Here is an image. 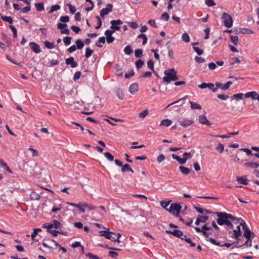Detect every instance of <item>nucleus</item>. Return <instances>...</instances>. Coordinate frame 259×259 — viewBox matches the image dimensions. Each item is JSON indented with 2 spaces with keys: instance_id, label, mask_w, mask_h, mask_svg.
I'll use <instances>...</instances> for the list:
<instances>
[{
  "instance_id": "1",
  "label": "nucleus",
  "mask_w": 259,
  "mask_h": 259,
  "mask_svg": "<svg viewBox=\"0 0 259 259\" xmlns=\"http://www.w3.org/2000/svg\"><path fill=\"white\" fill-rule=\"evenodd\" d=\"M215 214L218 217V219L217 220V223L220 225H226L228 227L232 228L233 225L231 222L238 224L240 221L239 219H237L232 214L225 212H217Z\"/></svg>"
},
{
  "instance_id": "2",
  "label": "nucleus",
  "mask_w": 259,
  "mask_h": 259,
  "mask_svg": "<svg viewBox=\"0 0 259 259\" xmlns=\"http://www.w3.org/2000/svg\"><path fill=\"white\" fill-rule=\"evenodd\" d=\"M165 76L163 77L162 80L165 83H170L171 81H176L179 78L177 76V72L174 68L166 70L164 72Z\"/></svg>"
},
{
  "instance_id": "3",
  "label": "nucleus",
  "mask_w": 259,
  "mask_h": 259,
  "mask_svg": "<svg viewBox=\"0 0 259 259\" xmlns=\"http://www.w3.org/2000/svg\"><path fill=\"white\" fill-rule=\"evenodd\" d=\"M240 225L242 226L243 229L244 231V236L246 237L247 240L245 242V244H247L249 241V239H250V233H251V231L250 229L247 227V226L245 223V222L243 220H240Z\"/></svg>"
},
{
  "instance_id": "4",
  "label": "nucleus",
  "mask_w": 259,
  "mask_h": 259,
  "mask_svg": "<svg viewBox=\"0 0 259 259\" xmlns=\"http://www.w3.org/2000/svg\"><path fill=\"white\" fill-rule=\"evenodd\" d=\"M222 19L224 25L227 28H231L233 26V19L232 17L226 13H223Z\"/></svg>"
},
{
  "instance_id": "5",
  "label": "nucleus",
  "mask_w": 259,
  "mask_h": 259,
  "mask_svg": "<svg viewBox=\"0 0 259 259\" xmlns=\"http://www.w3.org/2000/svg\"><path fill=\"white\" fill-rule=\"evenodd\" d=\"M182 209L181 206L178 203H171L168 209V211L176 216H179Z\"/></svg>"
},
{
  "instance_id": "6",
  "label": "nucleus",
  "mask_w": 259,
  "mask_h": 259,
  "mask_svg": "<svg viewBox=\"0 0 259 259\" xmlns=\"http://www.w3.org/2000/svg\"><path fill=\"white\" fill-rule=\"evenodd\" d=\"M114 162L116 165L120 167H122L121 171L122 172H125L126 171H130L132 173H134V170L128 164H125L124 165H123L122 162H121V161L117 159H115Z\"/></svg>"
},
{
  "instance_id": "7",
  "label": "nucleus",
  "mask_w": 259,
  "mask_h": 259,
  "mask_svg": "<svg viewBox=\"0 0 259 259\" xmlns=\"http://www.w3.org/2000/svg\"><path fill=\"white\" fill-rule=\"evenodd\" d=\"M113 5L111 4H108L106 7L103 8L100 11V16L104 18L105 15H108L112 11Z\"/></svg>"
},
{
  "instance_id": "8",
  "label": "nucleus",
  "mask_w": 259,
  "mask_h": 259,
  "mask_svg": "<svg viewBox=\"0 0 259 259\" xmlns=\"http://www.w3.org/2000/svg\"><path fill=\"white\" fill-rule=\"evenodd\" d=\"M106 238L110 239L114 242H120L119 238L121 237V234L119 233L115 234L112 232H110L109 235H106Z\"/></svg>"
},
{
  "instance_id": "9",
  "label": "nucleus",
  "mask_w": 259,
  "mask_h": 259,
  "mask_svg": "<svg viewBox=\"0 0 259 259\" xmlns=\"http://www.w3.org/2000/svg\"><path fill=\"white\" fill-rule=\"evenodd\" d=\"M232 83L233 82L231 81H228L224 84L220 82H216L215 85L217 87V90L219 88L223 91H225L228 89Z\"/></svg>"
},
{
  "instance_id": "10",
  "label": "nucleus",
  "mask_w": 259,
  "mask_h": 259,
  "mask_svg": "<svg viewBox=\"0 0 259 259\" xmlns=\"http://www.w3.org/2000/svg\"><path fill=\"white\" fill-rule=\"evenodd\" d=\"M57 28L60 30V32L62 34H69V30L67 28L66 24L59 23L57 24Z\"/></svg>"
},
{
  "instance_id": "11",
  "label": "nucleus",
  "mask_w": 259,
  "mask_h": 259,
  "mask_svg": "<svg viewBox=\"0 0 259 259\" xmlns=\"http://www.w3.org/2000/svg\"><path fill=\"white\" fill-rule=\"evenodd\" d=\"M111 24L110 28L114 30H119L120 27L118 26V25H121L122 24V21L121 20H112L110 22Z\"/></svg>"
},
{
  "instance_id": "12",
  "label": "nucleus",
  "mask_w": 259,
  "mask_h": 259,
  "mask_svg": "<svg viewBox=\"0 0 259 259\" xmlns=\"http://www.w3.org/2000/svg\"><path fill=\"white\" fill-rule=\"evenodd\" d=\"M114 32V30H106L105 31V35L106 36V41L107 43H112L114 40V37L112 36V34Z\"/></svg>"
},
{
  "instance_id": "13",
  "label": "nucleus",
  "mask_w": 259,
  "mask_h": 259,
  "mask_svg": "<svg viewBox=\"0 0 259 259\" xmlns=\"http://www.w3.org/2000/svg\"><path fill=\"white\" fill-rule=\"evenodd\" d=\"M165 232L168 234L173 235L174 236L179 238H181L183 236V232L179 230H174L173 231L166 230Z\"/></svg>"
},
{
  "instance_id": "14",
  "label": "nucleus",
  "mask_w": 259,
  "mask_h": 259,
  "mask_svg": "<svg viewBox=\"0 0 259 259\" xmlns=\"http://www.w3.org/2000/svg\"><path fill=\"white\" fill-rule=\"evenodd\" d=\"M245 98L251 97L253 100H257L259 101V95L255 91L249 92L244 95Z\"/></svg>"
},
{
  "instance_id": "15",
  "label": "nucleus",
  "mask_w": 259,
  "mask_h": 259,
  "mask_svg": "<svg viewBox=\"0 0 259 259\" xmlns=\"http://www.w3.org/2000/svg\"><path fill=\"white\" fill-rule=\"evenodd\" d=\"M29 45L31 49L35 53H39L41 52V49L38 45L34 42H30Z\"/></svg>"
},
{
  "instance_id": "16",
  "label": "nucleus",
  "mask_w": 259,
  "mask_h": 259,
  "mask_svg": "<svg viewBox=\"0 0 259 259\" xmlns=\"http://www.w3.org/2000/svg\"><path fill=\"white\" fill-rule=\"evenodd\" d=\"M198 120L202 124H205L208 126L211 125L210 122L207 120L206 116L204 115H200L198 117Z\"/></svg>"
},
{
  "instance_id": "17",
  "label": "nucleus",
  "mask_w": 259,
  "mask_h": 259,
  "mask_svg": "<svg viewBox=\"0 0 259 259\" xmlns=\"http://www.w3.org/2000/svg\"><path fill=\"white\" fill-rule=\"evenodd\" d=\"M65 63L67 65H70L72 68H75L77 66V63L74 61V58L72 57L66 59Z\"/></svg>"
},
{
  "instance_id": "18",
  "label": "nucleus",
  "mask_w": 259,
  "mask_h": 259,
  "mask_svg": "<svg viewBox=\"0 0 259 259\" xmlns=\"http://www.w3.org/2000/svg\"><path fill=\"white\" fill-rule=\"evenodd\" d=\"M139 85L137 83H134L132 84L129 87V92L132 94H135L138 90Z\"/></svg>"
},
{
  "instance_id": "19",
  "label": "nucleus",
  "mask_w": 259,
  "mask_h": 259,
  "mask_svg": "<svg viewBox=\"0 0 259 259\" xmlns=\"http://www.w3.org/2000/svg\"><path fill=\"white\" fill-rule=\"evenodd\" d=\"M194 123V121L192 120L184 119L180 121L181 125L184 127H187L192 125Z\"/></svg>"
},
{
  "instance_id": "20",
  "label": "nucleus",
  "mask_w": 259,
  "mask_h": 259,
  "mask_svg": "<svg viewBox=\"0 0 259 259\" xmlns=\"http://www.w3.org/2000/svg\"><path fill=\"white\" fill-rule=\"evenodd\" d=\"M172 158L177 160L179 163L181 164H184L186 163V159L183 158H181L180 157L173 154L171 155Z\"/></svg>"
},
{
  "instance_id": "21",
  "label": "nucleus",
  "mask_w": 259,
  "mask_h": 259,
  "mask_svg": "<svg viewBox=\"0 0 259 259\" xmlns=\"http://www.w3.org/2000/svg\"><path fill=\"white\" fill-rule=\"evenodd\" d=\"M194 208L199 213H201V214H204V213H210L211 212L209 211V210H207V209H203L202 208H200V207H197V206H195L194 207Z\"/></svg>"
},
{
  "instance_id": "22",
  "label": "nucleus",
  "mask_w": 259,
  "mask_h": 259,
  "mask_svg": "<svg viewBox=\"0 0 259 259\" xmlns=\"http://www.w3.org/2000/svg\"><path fill=\"white\" fill-rule=\"evenodd\" d=\"M171 123V121L170 119H163L161 121L160 125V126H169Z\"/></svg>"
},
{
  "instance_id": "23",
  "label": "nucleus",
  "mask_w": 259,
  "mask_h": 259,
  "mask_svg": "<svg viewBox=\"0 0 259 259\" xmlns=\"http://www.w3.org/2000/svg\"><path fill=\"white\" fill-rule=\"evenodd\" d=\"M105 42V38L104 36L100 37L98 40L96 42V45L98 47H102Z\"/></svg>"
},
{
  "instance_id": "24",
  "label": "nucleus",
  "mask_w": 259,
  "mask_h": 259,
  "mask_svg": "<svg viewBox=\"0 0 259 259\" xmlns=\"http://www.w3.org/2000/svg\"><path fill=\"white\" fill-rule=\"evenodd\" d=\"M189 103L191 105V108L192 109H201V106L199 104L193 102L192 101H190Z\"/></svg>"
},
{
  "instance_id": "25",
  "label": "nucleus",
  "mask_w": 259,
  "mask_h": 259,
  "mask_svg": "<svg viewBox=\"0 0 259 259\" xmlns=\"http://www.w3.org/2000/svg\"><path fill=\"white\" fill-rule=\"evenodd\" d=\"M82 206L84 207V208H87L90 210H94L96 208V206L89 204L85 202L82 203Z\"/></svg>"
},
{
  "instance_id": "26",
  "label": "nucleus",
  "mask_w": 259,
  "mask_h": 259,
  "mask_svg": "<svg viewBox=\"0 0 259 259\" xmlns=\"http://www.w3.org/2000/svg\"><path fill=\"white\" fill-rule=\"evenodd\" d=\"M239 33H241L242 34H252L254 33L253 31L247 28H241L239 30Z\"/></svg>"
},
{
  "instance_id": "27",
  "label": "nucleus",
  "mask_w": 259,
  "mask_h": 259,
  "mask_svg": "<svg viewBox=\"0 0 259 259\" xmlns=\"http://www.w3.org/2000/svg\"><path fill=\"white\" fill-rule=\"evenodd\" d=\"M243 95H244L242 93H239V94H234V95H233L231 97V98L232 99L239 101V100H241V99H243Z\"/></svg>"
},
{
  "instance_id": "28",
  "label": "nucleus",
  "mask_w": 259,
  "mask_h": 259,
  "mask_svg": "<svg viewBox=\"0 0 259 259\" xmlns=\"http://www.w3.org/2000/svg\"><path fill=\"white\" fill-rule=\"evenodd\" d=\"M233 237H234L237 241L239 240V237L241 236V232L239 230H234L233 231ZM237 241L236 242H237Z\"/></svg>"
},
{
  "instance_id": "29",
  "label": "nucleus",
  "mask_w": 259,
  "mask_h": 259,
  "mask_svg": "<svg viewBox=\"0 0 259 259\" xmlns=\"http://www.w3.org/2000/svg\"><path fill=\"white\" fill-rule=\"evenodd\" d=\"M45 46L46 48L49 49H54L55 47L54 42H51L48 40H46L44 42Z\"/></svg>"
},
{
  "instance_id": "30",
  "label": "nucleus",
  "mask_w": 259,
  "mask_h": 259,
  "mask_svg": "<svg viewBox=\"0 0 259 259\" xmlns=\"http://www.w3.org/2000/svg\"><path fill=\"white\" fill-rule=\"evenodd\" d=\"M179 169L181 172L184 175H188L190 171V169L188 168L185 167L183 166H180L179 167Z\"/></svg>"
},
{
  "instance_id": "31",
  "label": "nucleus",
  "mask_w": 259,
  "mask_h": 259,
  "mask_svg": "<svg viewBox=\"0 0 259 259\" xmlns=\"http://www.w3.org/2000/svg\"><path fill=\"white\" fill-rule=\"evenodd\" d=\"M215 150L220 154H222L224 150V146L222 144H218L216 147Z\"/></svg>"
},
{
  "instance_id": "32",
  "label": "nucleus",
  "mask_w": 259,
  "mask_h": 259,
  "mask_svg": "<svg viewBox=\"0 0 259 259\" xmlns=\"http://www.w3.org/2000/svg\"><path fill=\"white\" fill-rule=\"evenodd\" d=\"M124 52L125 54L130 55L133 52V48L131 46L128 45L124 49Z\"/></svg>"
},
{
  "instance_id": "33",
  "label": "nucleus",
  "mask_w": 259,
  "mask_h": 259,
  "mask_svg": "<svg viewBox=\"0 0 259 259\" xmlns=\"http://www.w3.org/2000/svg\"><path fill=\"white\" fill-rule=\"evenodd\" d=\"M76 48L78 49H81L84 47L83 42L80 39H78L76 40Z\"/></svg>"
},
{
  "instance_id": "34",
  "label": "nucleus",
  "mask_w": 259,
  "mask_h": 259,
  "mask_svg": "<svg viewBox=\"0 0 259 259\" xmlns=\"http://www.w3.org/2000/svg\"><path fill=\"white\" fill-rule=\"evenodd\" d=\"M148 110L147 109H145L139 113V117L142 119H144L148 114Z\"/></svg>"
},
{
  "instance_id": "35",
  "label": "nucleus",
  "mask_w": 259,
  "mask_h": 259,
  "mask_svg": "<svg viewBox=\"0 0 259 259\" xmlns=\"http://www.w3.org/2000/svg\"><path fill=\"white\" fill-rule=\"evenodd\" d=\"M35 8L37 11L40 12L44 10V6L43 3H35Z\"/></svg>"
},
{
  "instance_id": "36",
  "label": "nucleus",
  "mask_w": 259,
  "mask_h": 259,
  "mask_svg": "<svg viewBox=\"0 0 259 259\" xmlns=\"http://www.w3.org/2000/svg\"><path fill=\"white\" fill-rule=\"evenodd\" d=\"M182 38L186 42H189L190 41V37L187 33L182 34Z\"/></svg>"
},
{
  "instance_id": "37",
  "label": "nucleus",
  "mask_w": 259,
  "mask_h": 259,
  "mask_svg": "<svg viewBox=\"0 0 259 259\" xmlns=\"http://www.w3.org/2000/svg\"><path fill=\"white\" fill-rule=\"evenodd\" d=\"M105 157L110 161H113L114 160V156L109 152H105L104 153Z\"/></svg>"
},
{
  "instance_id": "38",
  "label": "nucleus",
  "mask_w": 259,
  "mask_h": 259,
  "mask_svg": "<svg viewBox=\"0 0 259 259\" xmlns=\"http://www.w3.org/2000/svg\"><path fill=\"white\" fill-rule=\"evenodd\" d=\"M170 202V201H161L160 202V205L163 208H164L167 211H168V208H167V206L169 205Z\"/></svg>"
},
{
  "instance_id": "39",
  "label": "nucleus",
  "mask_w": 259,
  "mask_h": 259,
  "mask_svg": "<svg viewBox=\"0 0 259 259\" xmlns=\"http://www.w3.org/2000/svg\"><path fill=\"white\" fill-rule=\"evenodd\" d=\"M52 224L53 226V228L54 227L56 229L60 228L61 226V224L60 223V222L56 220L53 221Z\"/></svg>"
},
{
  "instance_id": "40",
  "label": "nucleus",
  "mask_w": 259,
  "mask_h": 259,
  "mask_svg": "<svg viewBox=\"0 0 259 259\" xmlns=\"http://www.w3.org/2000/svg\"><path fill=\"white\" fill-rule=\"evenodd\" d=\"M138 38H141L143 39L142 45H145L147 42V38L145 34L141 33L138 36Z\"/></svg>"
},
{
  "instance_id": "41",
  "label": "nucleus",
  "mask_w": 259,
  "mask_h": 259,
  "mask_svg": "<svg viewBox=\"0 0 259 259\" xmlns=\"http://www.w3.org/2000/svg\"><path fill=\"white\" fill-rule=\"evenodd\" d=\"M143 50L142 49H137L135 51V56L138 58H141L143 56Z\"/></svg>"
},
{
  "instance_id": "42",
  "label": "nucleus",
  "mask_w": 259,
  "mask_h": 259,
  "mask_svg": "<svg viewBox=\"0 0 259 259\" xmlns=\"http://www.w3.org/2000/svg\"><path fill=\"white\" fill-rule=\"evenodd\" d=\"M30 197L31 199L34 200H37L39 199V195L34 192L31 193Z\"/></svg>"
},
{
  "instance_id": "43",
  "label": "nucleus",
  "mask_w": 259,
  "mask_h": 259,
  "mask_svg": "<svg viewBox=\"0 0 259 259\" xmlns=\"http://www.w3.org/2000/svg\"><path fill=\"white\" fill-rule=\"evenodd\" d=\"M207 240L209 241L212 244H214V245H215L217 246H222V244H221L219 242H218L217 240H215L213 238H209L208 239H207Z\"/></svg>"
},
{
  "instance_id": "44",
  "label": "nucleus",
  "mask_w": 259,
  "mask_h": 259,
  "mask_svg": "<svg viewBox=\"0 0 259 259\" xmlns=\"http://www.w3.org/2000/svg\"><path fill=\"white\" fill-rule=\"evenodd\" d=\"M207 88L211 90L214 93L217 91V86L215 87L214 84L212 83H208Z\"/></svg>"
},
{
  "instance_id": "45",
  "label": "nucleus",
  "mask_w": 259,
  "mask_h": 259,
  "mask_svg": "<svg viewBox=\"0 0 259 259\" xmlns=\"http://www.w3.org/2000/svg\"><path fill=\"white\" fill-rule=\"evenodd\" d=\"M245 165L253 168H257L259 166V164L255 162H248L246 163Z\"/></svg>"
},
{
  "instance_id": "46",
  "label": "nucleus",
  "mask_w": 259,
  "mask_h": 259,
  "mask_svg": "<svg viewBox=\"0 0 259 259\" xmlns=\"http://www.w3.org/2000/svg\"><path fill=\"white\" fill-rule=\"evenodd\" d=\"M1 19L5 21L9 22L10 24H12L13 23V19L10 16H2Z\"/></svg>"
},
{
  "instance_id": "47",
  "label": "nucleus",
  "mask_w": 259,
  "mask_h": 259,
  "mask_svg": "<svg viewBox=\"0 0 259 259\" xmlns=\"http://www.w3.org/2000/svg\"><path fill=\"white\" fill-rule=\"evenodd\" d=\"M231 40L232 41V42L235 45H237L238 44V36L237 35L233 36L231 35L230 36Z\"/></svg>"
},
{
  "instance_id": "48",
  "label": "nucleus",
  "mask_w": 259,
  "mask_h": 259,
  "mask_svg": "<svg viewBox=\"0 0 259 259\" xmlns=\"http://www.w3.org/2000/svg\"><path fill=\"white\" fill-rule=\"evenodd\" d=\"M60 6L59 5H53L50 9L49 13H53L54 11L59 10L60 9Z\"/></svg>"
},
{
  "instance_id": "49",
  "label": "nucleus",
  "mask_w": 259,
  "mask_h": 259,
  "mask_svg": "<svg viewBox=\"0 0 259 259\" xmlns=\"http://www.w3.org/2000/svg\"><path fill=\"white\" fill-rule=\"evenodd\" d=\"M41 231L40 228H36L33 229V231L31 235V237L33 240L34 239L35 237L36 236L38 232H40Z\"/></svg>"
},
{
  "instance_id": "50",
  "label": "nucleus",
  "mask_w": 259,
  "mask_h": 259,
  "mask_svg": "<svg viewBox=\"0 0 259 259\" xmlns=\"http://www.w3.org/2000/svg\"><path fill=\"white\" fill-rule=\"evenodd\" d=\"M95 18L98 20V25H97V26H96L95 27V28L97 29H99V28H100L101 27L102 25V20H101V18L98 16H96L95 17Z\"/></svg>"
},
{
  "instance_id": "51",
  "label": "nucleus",
  "mask_w": 259,
  "mask_h": 259,
  "mask_svg": "<svg viewBox=\"0 0 259 259\" xmlns=\"http://www.w3.org/2000/svg\"><path fill=\"white\" fill-rule=\"evenodd\" d=\"M0 165L3 167H5L6 170L12 173V171L10 170V168L7 166V164L2 160L0 159Z\"/></svg>"
},
{
  "instance_id": "52",
  "label": "nucleus",
  "mask_w": 259,
  "mask_h": 259,
  "mask_svg": "<svg viewBox=\"0 0 259 259\" xmlns=\"http://www.w3.org/2000/svg\"><path fill=\"white\" fill-rule=\"evenodd\" d=\"M93 53V50L90 48H87L86 49L85 56L86 58H89Z\"/></svg>"
},
{
  "instance_id": "53",
  "label": "nucleus",
  "mask_w": 259,
  "mask_h": 259,
  "mask_svg": "<svg viewBox=\"0 0 259 259\" xmlns=\"http://www.w3.org/2000/svg\"><path fill=\"white\" fill-rule=\"evenodd\" d=\"M237 181L239 183H240L241 184H243V185H247V180L245 179H244L243 178H241V177L238 178L237 179Z\"/></svg>"
},
{
  "instance_id": "54",
  "label": "nucleus",
  "mask_w": 259,
  "mask_h": 259,
  "mask_svg": "<svg viewBox=\"0 0 259 259\" xmlns=\"http://www.w3.org/2000/svg\"><path fill=\"white\" fill-rule=\"evenodd\" d=\"M71 37L69 36H66L63 38V41L65 45L68 46L71 44Z\"/></svg>"
},
{
  "instance_id": "55",
  "label": "nucleus",
  "mask_w": 259,
  "mask_h": 259,
  "mask_svg": "<svg viewBox=\"0 0 259 259\" xmlns=\"http://www.w3.org/2000/svg\"><path fill=\"white\" fill-rule=\"evenodd\" d=\"M169 18V15L167 13L164 12L161 15V19L163 20L167 21Z\"/></svg>"
},
{
  "instance_id": "56",
  "label": "nucleus",
  "mask_w": 259,
  "mask_h": 259,
  "mask_svg": "<svg viewBox=\"0 0 259 259\" xmlns=\"http://www.w3.org/2000/svg\"><path fill=\"white\" fill-rule=\"evenodd\" d=\"M193 49L195 52L199 56L201 55L203 53V50L199 48L198 47H193Z\"/></svg>"
},
{
  "instance_id": "57",
  "label": "nucleus",
  "mask_w": 259,
  "mask_h": 259,
  "mask_svg": "<svg viewBox=\"0 0 259 259\" xmlns=\"http://www.w3.org/2000/svg\"><path fill=\"white\" fill-rule=\"evenodd\" d=\"M147 66L150 70L154 71V62L152 60H150L148 61Z\"/></svg>"
},
{
  "instance_id": "58",
  "label": "nucleus",
  "mask_w": 259,
  "mask_h": 259,
  "mask_svg": "<svg viewBox=\"0 0 259 259\" xmlns=\"http://www.w3.org/2000/svg\"><path fill=\"white\" fill-rule=\"evenodd\" d=\"M136 66L137 69L141 68L144 65V62L141 60H139L136 62Z\"/></svg>"
},
{
  "instance_id": "59",
  "label": "nucleus",
  "mask_w": 259,
  "mask_h": 259,
  "mask_svg": "<svg viewBox=\"0 0 259 259\" xmlns=\"http://www.w3.org/2000/svg\"><path fill=\"white\" fill-rule=\"evenodd\" d=\"M205 3L208 7H212L215 5V3L213 0H205Z\"/></svg>"
},
{
  "instance_id": "60",
  "label": "nucleus",
  "mask_w": 259,
  "mask_h": 259,
  "mask_svg": "<svg viewBox=\"0 0 259 259\" xmlns=\"http://www.w3.org/2000/svg\"><path fill=\"white\" fill-rule=\"evenodd\" d=\"M217 97L222 100H226L229 98V96L225 94H218Z\"/></svg>"
},
{
  "instance_id": "61",
  "label": "nucleus",
  "mask_w": 259,
  "mask_h": 259,
  "mask_svg": "<svg viewBox=\"0 0 259 259\" xmlns=\"http://www.w3.org/2000/svg\"><path fill=\"white\" fill-rule=\"evenodd\" d=\"M195 60L196 62H197L198 63H202L205 62V60L203 58L196 56L195 57Z\"/></svg>"
},
{
  "instance_id": "62",
  "label": "nucleus",
  "mask_w": 259,
  "mask_h": 259,
  "mask_svg": "<svg viewBox=\"0 0 259 259\" xmlns=\"http://www.w3.org/2000/svg\"><path fill=\"white\" fill-rule=\"evenodd\" d=\"M165 156L163 154H161L159 155H158V157H157V161L158 162L160 163L163 161L165 160Z\"/></svg>"
},
{
  "instance_id": "63",
  "label": "nucleus",
  "mask_w": 259,
  "mask_h": 259,
  "mask_svg": "<svg viewBox=\"0 0 259 259\" xmlns=\"http://www.w3.org/2000/svg\"><path fill=\"white\" fill-rule=\"evenodd\" d=\"M69 17L68 16H61L60 18V20L62 22H68L69 21Z\"/></svg>"
},
{
  "instance_id": "64",
  "label": "nucleus",
  "mask_w": 259,
  "mask_h": 259,
  "mask_svg": "<svg viewBox=\"0 0 259 259\" xmlns=\"http://www.w3.org/2000/svg\"><path fill=\"white\" fill-rule=\"evenodd\" d=\"M85 255L90 257L91 259H99V257L97 255H94L90 252L87 253Z\"/></svg>"
}]
</instances>
